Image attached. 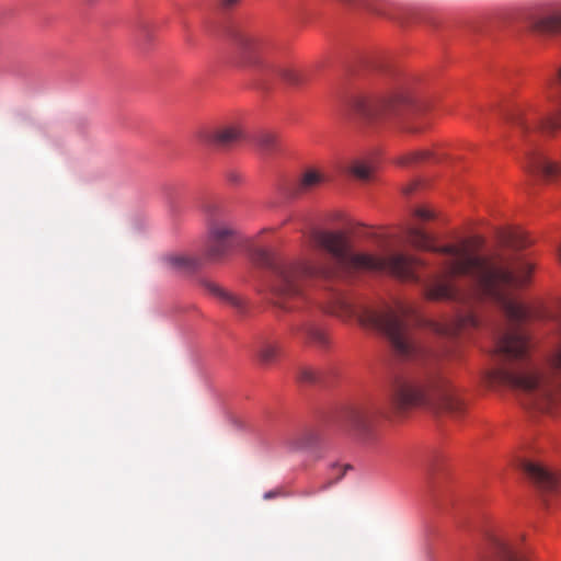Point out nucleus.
Wrapping results in <instances>:
<instances>
[{
  "label": "nucleus",
  "instance_id": "1",
  "mask_svg": "<svg viewBox=\"0 0 561 561\" xmlns=\"http://www.w3.org/2000/svg\"><path fill=\"white\" fill-rule=\"evenodd\" d=\"M408 241L415 249L444 254L446 259L443 265L449 276L470 275L478 285L477 289L463 291L438 275L426 284L425 294L428 299L454 300L463 306V310H459L455 320L442 332L457 335L462 330L477 328L479 319L474 306L481 297L485 296L496 302L508 324L495 333L494 352L501 358L520 363L489 371L485 381L490 387L506 386L517 390L527 409L550 413L559 401L561 385L524 363L530 343L519 324L528 318V310L511 295V289L523 288L529 283L533 264L523 261L513 266V259L502 254L481 256L474 242L472 248L468 242L434 247L430 236L419 228L409 229Z\"/></svg>",
  "mask_w": 561,
  "mask_h": 561
},
{
  "label": "nucleus",
  "instance_id": "4",
  "mask_svg": "<svg viewBox=\"0 0 561 561\" xmlns=\"http://www.w3.org/2000/svg\"><path fill=\"white\" fill-rule=\"evenodd\" d=\"M231 60L234 66L249 68L264 83L276 79L293 87L305 83V75L294 67L272 60L267 55V43L257 33L242 27H232L228 32Z\"/></svg>",
  "mask_w": 561,
  "mask_h": 561
},
{
  "label": "nucleus",
  "instance_id": "6",
  "mask_svg": "<svg viewBox=\"0 0 561 561\" xmlns=\"http://www.w3.org/2000/svg\"><path fill=\"white\" fill-rule=\"evenodd\" d=\"M206 226V244L202 259L204 262H221L230 254L233 248L237 228L230 214L219 207L209 210Z\"/></svg>",
  "mask_w": 561,
  "mask_h": 561
},
{
  "label": "nucleus",
  "instance_id": "2",
  "mask_svg": "<svg viewBox=\"0 0 561 561\" xmlns=\"http://www.w3.org/2000/svg\"><path fill=\"white\" fill-rule=\"evenodd\" d=\"M332 312L343 320L356 319L360 325L383 334L397 355L420 359L428 365L394 377L390 387V399L399 411L424 407L435 413L457 420L465 413V404L449 381L432 365L433 353L411 333L407 319L411 310L402 304L391 308L375 307L348 296H336Z\"/></svg>",
  "mask_w": 561,
  "mask_h": 561
},
{
  "label": "nucleus",
  "instance_id": "21",
  "mask_svg": "<svg viewBox=\"0 0 561 561\" xmlns=\"http://www.w3.org/2000/svg\"><path fill=\"white\" fill-rule=\"evenodd\" d=\"M350 173L358 180L367 181L370 178L371 169L367 164L356 161L350 167Z\"/></svg>",
  "mask_w": 561,
  "mask_h": 561
},
{
  "label": "nucleus",
  "instance_id": "7",
  "mask_svg": "<svg viewBox=\"0 0 561 561\" xmlns=\"http://www.w3.org/2000/svg\"><path fill=\"white\" fill-rule=\"evenodd\" d=\"M524 21L527 27L538 35L561 33V4L543 5L531 9Z\"/></svg>",
  "mask_w": 561,
  "mask_h": 561
},
{
  "label": "nucleus",
  "instance_id": "18",
  "mask_svg": "<svg viewBox=\"0 0 561 561\" xmlns=\"http://www.w3.org/2000/svg\"><path fill=\"white\" fill-rule=\"evenodd\" d=\"M255 353L263 364H271L279 353V345L276 342L261 339L255 346Z\"/></svg>",
  "mask_w": 561,
  "mask_h": 561
},
{
  "label": "nucleus",
  "instance_id": "23",
  "mask_svg": "<svg viewBox=\"0 0 561 561\" xmlns=\"http://www.w3.org/2000/svg\"><path fill=\"white\" fill-rule=\"evenodd\" d=\"M298 379L300 382L314 383L318 380V374L312 367L304 366L299 368Z\"/></svg>",
  "mask_w": 561,
  "mask_h": 561
},
{
  "label": "nucleus",
  "instance_id": "27",
  "mask_svg": "<svg viewBox=\"0 0 561 561\" xmlns=\"http://www.w3.org/2000/svg\"><path fill=\"white\" fill-rule=\"evenodd\" d=\"M415 216L423 220H428L433 217V214L426 208H419L415 210Z\"/></svg>",
  "mask_w": 561,
  "mask_h": 561
},
{
  "label": "nucleus",
  "instance_id": "14",
  "mask_svg": "<svg viewBox=\"0 0 561 561\" xmlns=\"http://www.w3.org/2000/svg\"><path fill=\"white\" fill-rule=\"evenodd\" d=\"M163 261L170 270L179 273L194 272L204 264L202 257L186 254H170L164 256Z\"/></svg>",
  "mask_w": 561,
  "mask_h": 561
},
{
  "label": "nucleus",
  "instance_id": "3",
  "mask_svg": "<svg viewBox=\"0 0 561 561\" xmlns=\"http://www.w3.org/2000/svg\"><path fill=\"white\" fill-rule=\"evenodd\" d=\"M310 242L316 250L328 253L334 262L325 263L313 259L287 261L267 250L256 252L257 263L273 272L271 290L274 304L285 310L293 308L287 305V300L300 297L306 282L310 278L332 280L343 268H357L388 272L403 280L419 282L417 270L424 266L422 260L403 253L375 256L353 252L346 236L339 231H314Z\"/></svg>",
  "mask_w": 561,
  "mask_h": 561
},
{
  "label": "nucleus",
  "instance_id": "30",
  "mask_svg": "<svg viewBox=\"0 0 561 561\" xmlns=\"http://www.w3.org/2000/svg\"><path fill=\"white\" fill-rule=\"evenodd\" d=\"M273 496H274V494L272 492L265 493V495H264L265 499H270Z\"/></svg>",
  "mask_w": 561,
  "mask_h": 561
},
{
  "label": "nucleus",
  "instance_id": "17",
  "mask_svg": "<svg viewBox=\"0 0 561 561\" xmlns=\"http://www.w3.org/2000/svg\"><path fill=\"white\" fill-rule=\"evenodd\" d=\"M323 182L324 175L320 171L316 169H307L302 172L296 184V192L299 194L310 192Z\"/></svg>",
  "mask_w": 561,
  "mask_h": 561
},
{
  "label": "nucleus",
  "instance_id": "11",
  "mask_svg": "<svg viewBox=\"0 0 561 561\" xmlns=\"http://www.w3.org/2000/svg\"><path fill=\"white\" fill-rule=\"evenodd\" d=\"M525 168L528 172L548 181L561 175V162L552 161L543 152L537 150L527 153Z\"/></svg>",
  "mask_w": 561,
  "mask_h": 561
},
{
  "label": "nucleus",
  "instance_id": "16",
  "mask_svg": "<svg viewBox=\"0 0 561 561\" xmlns=\"http://www.w3.org/2000/svg\"><path fill=\"white\" fill-rule=\"evenodd\" d=\"M203 285L210 294L217 296L222 301L234 308L237 311L243 312L245 310L247 301L242 297L229 293L221 288L218 284L209 280H205Z\"/></svg>",
  "mask_w": 561,
  "mask_h": 561
},
{
  "label": "nucleus",
  "instance_id": "19",
  "mask_svg": "<svg viewBox=\"0 0 561 561\" xmlns=\"http://www.w3.org/2000/svg\"><path fill=\"white\" fill-rule=\"evenodd\" d=\"M300 333L306 342L324 346L328 343V337L324 331L313 324H307L300 329Z\"/></svg>",
  "mask_w": 561,
  "mask_h": 561
},
{
  "label": "nucleus",
  "instance_id": "9",
  "mask_svg": "<svg viewBox=\"0 0 561 561\" xmlns=\"http://www.w3.org/2000/svg\"><path fill=\"white\" fill-rule=\"evenodd\" d=\"M479 561H527L517 543L492 536L479 554Z\"/></svg>",
  "mask_w": 561,
  "mask_h": 561
},
{
  "label": "nucleus",
  "instance_id": "24",
  "mask_svg": "<svg viewBox=\"0 0 561 561\" xmlns=\"http://www.w3.org/2000/svg\"><path fill=\"white\" fill-rule=\"evenodd\" d=\"M507 242L514 250H520L528 245V241L524 232L512 233Z\"/></svg>",
  "mask_w": 561,
  "mask_h": 561
},
{
  "label": "nucleus",
  "instance_id": "8",
  "mask_svg": "<svg viewBox=\"0 0 561 561\" xmlns=\"http://www.w3.org/2000/svg\"><path fill=\"white\" fill-rule=\"evenodd\" d=\"M507 121L522 133H527L531 129L554 133L561 129V110L546 118L538 119L534 113L528 114L526 110L516 107L507 115Z\"/></svg>",
  "mask_w": 561,
  "mask_h": 561
},
{
  "label": "nucleus",
  "instance_id": "10",
  "mask_svg": "<svg viewBox=\"0 0 561 561\" xmlns=\"http://www.w3.org/2000/svg\"><path fill=\"white\" fill-rule=\"evenodd\" d=\"M377 417V411L373 407L354 405L341 411L340 422L347 427L366 431Z\"/></svg>",
  "mask_w": 561,
  "mask_h": 561
},
{
  "label": "nucleus",
  "instance_id": "5",
  "mask_svg": "<svg viewBox=\"0 0 561 561\" xmlns=\"http://www.w3.org/2000/svg\"><path fill=\"white\" fill-rule=\"evenodd\" d=\"M353 111L371 124L396 123L405 133H419L424 128L421 122L422 106L407 92H396L389 96H357L352 104Z\"/></svg>",
  "mask_w": 561,
  "mask_h": 561
},
{
  "label": "nucleus",
  "instance_id": "29",
  "mask_svg": "<svg viewBox=\"0 0 561 561\" xmlns=\"http://www.w3.org/2000/svg\"><path fill=\"white\" fill-rule=\"evenodd\" d=\"M414 190V185H409L407 188H405V194H409L411 193L412 191Z\"/></svg>",
  "mask_w": 561,
  "mask_h": 561
},
{
  "label": "nucleus",
  "instance_id": "22",
  "mask_svg": "<svg viewBox=\"0 0 561 561\" xmlns=\"http://www.w3.org/2000/svg\"><path fill=\"white\" fill-rule=\"evenodd\" d=\"M428 156H430V152H427V151L410 152V153L402 156L399 160V163L402 165H410L413 163H417L422 160H425Z\"/></svg>",
  "mask_w": 561,
  "mask_h": 561
},
{
  "label": "nucleus",
  "instance_id": "28",
  "mask_svg": "<svg viewBox=\"0 0 561 561\" xmlns=\"http://www.w3.org/2000/svg\"><path fill=\"white\" fill-rule=\"evenodd\" d=\"M239 2L240 0H219L220 7L225 10L234 8Z\"/></svg>",
  "mask_w": 561,
  "mask_h": 561
},
{
  "label": "nucleus",
  "instance_id": "26",
  "mask_svg": "<svg viewBox=\"0 0 561 561\" xmlns=\"http://www.w3.org/2000/svg\"><path fill=\"white\" fill-rule=\"evenodd\" d=\"M322 490H320V486L319 488H313V486H310V488H306V489H302L298 492V495L301 496V497H310V496H313L316 495L317 493L321 492Z\"/></svg>",
  "mask_w": 561,
  "mask_h": 561
},
{
  "label": "nucleus",
  "instance_id": "13",
  "mask_svg": "<svg viewBox=\"0 0 561 561\" xmlns=\"http://www.w3.org/2000/svg\"><path fill=\"white\" fill-rule=\"evenodd\" d=\"M243 138L242 129L237 125H228L216 128L204 136L206 145L227 149L239 142Z\"/></svg>",
  "mask_w": 561,
  "mask_h": 561
},
{
  "label": "nucleus",
  "instance_id": "25",
  "mask_svg": "<svg viewBox=\"0 0 561 561\" xmlns=\"http://www.w3.org/2000/svg\"><path fill=\"white\" fill-rule=\"evenodd\" d=\"M351 467L350 466H344L343 468L341 467H337V466H333V470L337 471L339 473H336V477L334 479H331L327 482H324L323 484L320 485V490H328L330 489L332 485H334L335 483H337L340 480H342V478L344 477L345 472L350 469Z\"/></svg>",
  "mask_w": 561,
  "mask_h": 561
},
{
  "label": "nucleus",
  "instance_id": "31",
  "mask_svg": "<svg viewBox=\"0 0 561 561\" xmlns=\"http://www.w3.org/2000/svg\"><path fill=\"white\" fill-rule=\"evenodd\" d=\"M558 80H559V82L561 84V68L558 70Z\"/></svg>",
  "mask_w": 561,
  "mask_h": 561
},
{
  "label": "nucleus",
  "instance_id": "12",
  "mask_svg": "<svg viewBox=\"0 0 561 561\" xmlns=\"http://www.w3.org/2000/svg\"><path fill=\"white\" fill-rule=\"evenodd\" d=\"M523 470L531 482L545 493L556 492L559 486V478L539 463L527 461Z\"/></svg>",
  "mask_w": 561,
  "mask_h": 561
},
{
  "label": "nucleus",
  "instance_id": "20",
  "mask_svg": "<svg viewBox=\"0 0 561 561\" xmlns=\"http://www.w3.org/2000/svg\"><path fill=\"white\" fill-rule=\"evenodd\" d=\"M255 144L265 152L273 151L277 146V136L272 131H261L255 136Z\"/></svg>",
  "mask_w": 561,
  "mask_h": 561
},
{
  "label": "nucleus",
  "instance_id": "15",
  "mask_svg": "<svg viewBox=\"0 0 561 561\" xmlns=\"http://www.w3.org/2000/svg\"><path fill=\"white\" fill-rule=\"evenodd\" d=\"M319 438L316 431L308 430L288 437L285 445L289 451H304L316 447Z\"/></svg>",
  "mask_w": 561,
  "mask_h": 561
}]
</instances>
